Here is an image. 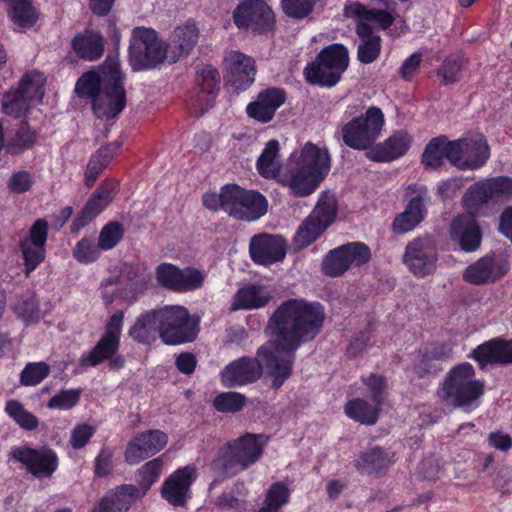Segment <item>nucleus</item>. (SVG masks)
<instances>
[{"label": "nucleus", "mask_w": 512, "mask_h": 512, "mask_svg": "<svg viewBox=\"0 0 512 512\" xmlns=\"http://www.w3.org/2000/svg\"><path fill=\"white\" fill-rule=\"evenodd\" d=\"M326 319L318 301L289 298L268 319L266 330L271 339L256 351V357L242 356L220 372L221 383L236 388L255 383L266 370L270 387L279 390L292 376L296 351L321 333Z\"/></svg>", "instance_id": "obj_1"}, {"label": "nucleus", "mask_w": 512, "mask_h": 512, "mask_svg": "<svg viewBox=\"0 0 512 512\" xmlns=\"http://www.w3.org/2000/svg\"><path fill=\"white\" fill-rule=\"evenodd\" d=\"M124 79L118 58L108 56L97 71L89 70L78 78L75 92L79 98L91 101L96 118L113 119L127 103Z\"/></svg>", "instance_id": "obj_2"}, {"label": "nucleus", "mask_w": 512, "mask_h": 512, "mask_svg": "<svg viewBox=\"0 0 512 512\" xmlns=\"http://www.w3.org/2000/svg\"><path fill=\"white\" fill-rule=\"evenodd\" d=\"M329 170L328 150L307 142L299 155L291 154L278 182L288 187L295 197H306L315 192Z\"/></svg>", "instance_id": "obj_3"}, {"label": "nucleus", "mask_w": 512, "mask_h": 512, "mask_svg": "<svg viewBox=\"0 0 512 512\" xmlns=\"http://www.w3.org/2000/svg\"><path fill=\"white\" fill-rule=\"evenodd\" d=\"M269 438L246 432L219 446L209 466L220 479H231L246 471L262 457Z\"/></svg>", "instance_id": "obj_4"}, {"label": "nucleus", "mask_w": 512, "mask_h": 512, "mask_svg": "<svg viewBox=\"0 0 512 512\" xmlns=\"http://www.w3.org/2000/svg\"><path fill=\"white\" fill-rule=\"evenodd\" d=\"M474 377L475 369L471 363L455 365L447 373L438 396L455 408L471 407L485 392V381Z\"/></svg>", "instance_id": "obj_5"}, {"label": "nucleus", "mask_w": 512, "mask_h": 512, "mask_svg": "<svg viewBox=\"0 0 512 512\" xmlns=\"http://www.w3.org/2000/svg\"><path fill=\"white\" fill-rule=\"evenodd\" d=\"M348 65L347 47L341 43H333L322 48L316 59L306 65L305 79L309 84L331 88L341 80Z\"/></svg>", "instance_id": "obj_6"}, {"label": "nucleus", "mask_w": 512, "mask_h": 512, "mask_svg": "<svg viewBox=\"0 0 512 512\" xmlns=\"http://www.w3.org/2000/svg\"><path fill=\"white\" fill-rule=\"evenodd\" d=\"M200 332V318L182 305L160 308V339L166 345L194 342Z\"/></svg>", "instance_id": "obj_7"}, {"label": "nucleus", "mask_w": 512, "mask_h": 512, "mask_svg": "<svg viewBox=\"0 0 512 512\" xmlns=\"http://www.w3.org/2000/svg\"><path fill=\"white\" fill-rule=\"evenodd\" d=\"M169 60L168 44L152 28L136 27L129 45V63L133 71L155 68Z\"/></svg>", "instance_id": "obj_8"}, {"label": "nucleus", "mask_w": 512, "mask_h": 512, "mask_svg": "<svg viewBox=\"0 0 512 512\" xmlns=\"http://www.w3.org/2000/svg\"><path fill=\"white\" fill-rule=\"evenodd\" d=\"M384 125L383 111L377 106H371L364 114L354 117L342 126V140L354 150L369 151L375 146Z\"/></svg>", "instance_id": "obj_9"}, {"label": "nucleus", "mask_w": 512, "mask_h": 512, "mask_svg": "<svg viewBox=\"0 0 512 512\" xmlns=\"http://www.w3.org/2000/svg\"><path fill=\"white\" fill-rule=\"evenodd\" d=\"M512 198V178L497 176L477 181L464 193L461 204L470 216H478L489 203Z\"/></svg>", "instance_id": "obj_10"}, {"label": "nucleus", "mask_w": 512, "mask_h": 512, "mask_svg": "<svg viewBox=\"0 0 512 512\" xmlns=\"http://www.w3.org/2000/svg\"><path fill=\"white\" fill-rule=\"evenodd\" d=\"M44 78L37 72H27L20 80L19 87L3 94L2 112L19 119L27 115L30 109L41 103L45 94Z\"/></svg>", "instance_id": "obj_11"}, {"label": "nucleus", "mask_w": 512, "mask_h": 512, "mask_svg": "<svg viewBox=\"0 0 512 512\" xmlns=\"http://www.w3.org/2000/svg\"><path fill=\"white\" fill-rule=\"evenodd\" d=\"M226 198L225 213L238 221H257L268 210V200L261 192L244 188L236 183H230Z\"/></svg>", "instance_id": "obj_12"}, {"label": "nucleus", "mask_w": 512, "mask_h": 512, "mask_svg": "<svg viewBox=\"0 0 512 512\" xmlns=\"http://www.w3.org/2000/svg\"><path fill=\"white\" fill-rule=\"evenodd\" d=\"M235 26L253 35H267L276 28L273 9L264 0H241L232 12Z\"/></svg>", "instance_id": "obj_13"}, {"label": "nucleus", "mask_w": 512, "mask_h": 512, "mask_svg": "<svg viewBox=\"0 0 512 512\" xmlns=\"http://www.w3.org/2000/svg\"><path fill=\"white\" fill-rule=\"evenodd\" d=\"M438 259L439 253L435 237L424 234L407 243L402 262L411 274L422 279L435 272Z\"/></svg>", "instance_id": "obj_14"}, {"label": "nucleus", "mask_w": 512, "mask_h": 512, "mask_svg": "<svg viewBox=\"0 0 512 512\" xmlns=\"http://www.w3.org/2000/svg\"><path fill=\"white\" fill-rule=\"evenodd\" d=\"M337 211L334 198L321 197L299 226L294 238L295 243L301 248H306L315 242L335 221Z\"/></svg>", "instance_id": "obj_15"}, {"label": "nucleus", "mask_w": 512, "mask_h": 512, "mask_svg": "<svg viewBox=\"0 0 512 512\" xmlns=\"http://www.w3.org/2000/svg\"><path fill=\"white\" fill-rule=\"evenodd\" d=\"M49 224L46 219H36L29 228L28 235L19 243L22 259V272L29 278L46 259Z\"/></svg>", "instance_id": "obj_16"}, {"label": "nucleus", "mask_w": 512, "mask_h": 512, "mask_svg": "<svg viewBox=\"0 0 512 512\" xmlns=\"http://www.w3.org/2000/svg\"><path fill=\"white\" fill-rule=\"evenodd\" d=\"M10 458L21 463L26 471L37 479L50 478L58 469L57 453L48 446L33 448L22 445L12 448Z\"/></svg>", "instance_id": "obj_17"}, {"label": "nucleus", "mask_w": 512, "mask_h": 512, "mask_svg": "<svg viewBox=\"0 0 512 512\" xmlns=\"http://www.w3.org/2000/svg\"><path fill=\"white\" fill-rule=\"evenodd\" d=\"M205 273L194 267L183 269L172 263H161L155 269L157 283L175 293L195 291L203 286Z\"/></svg>", "instance_id": "obj_18"}, {"label": "nucleus", "mask_w": 512, "mask_h": 512, "mask_svg": "<svg viewBox=\"0 0 512 512\" xmlns=\"http://www.w3.org/2000/svg\"><path fill=\"white\" fill-rule=\"evenodd\" d=\"M119 191V182L105 179L92 193L70 225V232L77 234L97 218L113 201Z\"/></svg>", "instance_id": "obj_19"}, {"label": "nucleus", "mask_w": 512, "mask_h": 512, "mask_svg": "<svg viewBox=\"0 0 512 512\" xmlns=\"http://www.w3.org/2000/svg\"><path fill=\"white\" fill-rule=\"evenodd\" d=\"M511 264L506 256L491 252L466 267L463 280L473 285H484L501 280L510 271Z\"/></svg>", "instance_id": "obj_20"}, {"label": "nucleus", "mask_w": 512, "mask_h": 512, "mask_svg": "<svg viewBox=\"0 0 512 512\" xmlns=\"http://www.w3.org/2000/svg\"><path fill=\"white\" fill-rule=\"evenodd\" d=\"M287 254V241L279 234H255L249 241V256L254 264L271 266L282 262Z\"/></svg>", "instance_id": "obj_21"}, {"label": "nucleus", "mask_w": 512, "mask_h": 512, "mask_svg": "<svg viewBox=\"0 0 512 512\" xmlns=\"http://www.w3.org/2000/svg\"><path fill=\"white\" fill-rule=\"evenodd\" d=\"M168 442L165 432L157 429H149L133 436L124 451L125 462L134 466L156 455Z\"/></svg>", "instance_id": "obj_22"}, {"label": "nucleus", "mask_w": 512, "mask_h": 512, "mask_svg": "<svg viewBox=\"0 0 512 512\" xmlns=\"http://www.w3.org/2000/svg\"><path fill=\"white\" fill-rule=\"evenodd\" d=\"M197 479L194 466L187 465L176 469L161 486V497L174 507L186 505L188 494Z\"/></svg>", "instance_id": "obj_23"}, {"label": "nucleus", "mask_w": 512, "mask_h": 512, "mask_svg": "<svg viewBox=\"0 0 512 512\" xmlns=\"http://www.w3.org/2000/svg\"><path fill=\"white\" fill-rule=\"evenodd\" d=\"M455 142H458L456 157L459 159L456 161L455 167L460 171L478 170L490 158V147L482 134L460 138Z\"/></svg>", "instance_id": "obj_24"}, {"label": "nucleus", "mask_w": 512, "mask_h": 512, "mask_svg": "<svg viewBox=\"0 0 512 512\" xmlns=\"http://www.w3.org/2000/svg\"><path fill=\"white\" fill-rule=\"evenodd\" d=\"M395 462V452L375 445L358 454L354 467L360 475L381 478L389 472Z\"/></svg>", "instance_id": "obj_25"}, {"label": "nucleus", "mask_w": 512, "mask_h": 512, "mask_svg": "<svg viewBox=\"0 0 512 512\" xmlns=\"http://www.w3.org/2000/svg\"><path fill=\"white\" fill-rule=\"evenodd\" d=\"M287 95L284 89L278 87H268L261 90L255 101L246 106V113L249 118L262 124L270 122L278 108L286 101Z\"/></svg>", "instance_id": "obj_26"}, {"label": "nucleus", "mask_w": 512, "mask_h": 512, "mask_svg": "<svg viewBox=\"0 0 512 512\" xmlns=\"http://www.w3.org/2000/svg\"><path fill=\"white\" fill-rule=\"evenodd\" d=\"M480 369H485L489 364H512V338L506 340L502 337H495L478 345L469 354Z\"/></svg>", "instance_id": "obj_27"}, {"label": "nucleus", "mask_w": 512, "mask_h": 512, "mask_svg": "<svg viewBox=\"0 0 512 512\" xmlns=\"http://www.w3.org/2000/svg\"><path fill=\"white\" fill-rule=\"evenodd\" d=\"M227 62V83L237 93L246 91L255 81V60L242 52H233Z\"/></svg>", "instance_id": "obj_28"}, {"label": "nucleus", "mask_w": 512, "mask_h": 512, "mask_svg": "<svg viewBox=\"0 0 512 512\" xmlns=\"http://www.w3.org/2000/svg\"><path fill=\"white\" fill-rule=\"evenodd\" d=\"M413 138L406 130L393 132L382 143L366 152V157L377 163H389L403 157L410 149Z\"/></svg>", "instance_id": "obj_29"}, {"label": "nucleus", "mask_w": 512, "mask_h": 512, "mask_svg": "<svg viewBox=\"0 0 512 512\" xmlns=\"http://www.w3.org/2000/svg\"><path fill=\"white\" fill-rule=\"evenodd\" d=\"M458 152V142L449 140L447 136L440 135L432 138L425 146L421 155V164L426 170H439L444 165V160L455 167Z\"/></svg>", "instance_id": "obj_30"}, {"label": "nucleus", "mask_w": 512, "mask_h": 512, "mask_svg": "<svg viewBox=\"0 0 512 512\" xmlns=\"http://www.w3.org/2000/svg\"><path fill=\"white\" fill-rule=\"evenodd\" d=\"M427 200H429L428 191L423 187L407 202L404 211L395 216L392 231L395 234L413 231L427 216Z\"/></svg>", "instance_id": "obj_31"}, {"label": "nucleus", "mask_w": 512, "mask_h": 512, "mask_svg": "<svg viewBox=\"0 0 512 512\" xmlns=\"http://www.w3.org/2000/svg\"><path fill=\"white\" fill-rule=\"evenodd\" d=\"M141 499L136 485L121 484L108 490L95 503L91 512H128Z\"/></svg>", "instance_id": "obj_32"}, {"label": "nucleus", "mask_w": 512, "mask_h": 512, "mask_svg": "<svg viewBox=\"0 0 512 512\" xmlns=\"http://www.w3.org/2000/svg\"><path fill=\"white\" fill-rule=\"evenodd\" d=\"M122 145V140L117 139L106 145H102L95 153L91 154L84 172L83 181L86 187L91 188L95 185L99 176L113 159L119 155Z\"/></svg>", "instance_id": "obj_33"}, {"label": "nucleus", "mask_w": 512, "mask_h": 512, "mask_svg": "<svg viewBox=\"0 0 512 512\" xmlns=\"http://www.w3.org/2000/svg\"><path fill=\"white\" fill-rule=\"evenodd\" d=\"M474 217L461 215L456 217L451 224V237L465 252H474L481 245L482 232Z\"/></svg>", "instance_id": "obj_34"}, {"label": "nucleus", "mask_w": 512, "mask_h": 512, "mask_svg": "<svg viewBox=\"0 0 512 512\" xmlns=\"http://www.w3.org/2000/svg\"><path fill=\"white\" fill-rule=\"evenodd\" d=\"M199 38V29L193 20L174 29L169 49V63H176L187 57L196 46Z\"/></svg>", "instance_id": "obj_35"}, {"label": "nucleus", "mask_w": 512, "mask_h": 512, "mask_svg": "<svg viewBox=\"0 0 512 512\" xmlns=\"http://www.w3.org/2000/svg\"><path fill=\"white\" fill-rule=\"evenodd\" d=\"M71 47L80 59L96 61L104 53V38L97 31L85 29L74 36L71 41Z\"/></svg>", "instance_id": "obj_36"}, {"label": "nucleus", "mask_w": 512, "mask_h": 512, "mask_svg": "<svg viewBox=\"0 0 512 512\" xmlns=\"http://www.w3.org/2000/svg\"><path fill=\"white\" fill-rule=\"evenodd\" d=\"M356 34L360 39L357 49V58L362 64H371L378 59L381 53V37L374 33L373 28L366 22L356 25Z\"/></svg>", "instance_id": "obj_37"}, {"label": "nucleus", "mask_w": 512, "mask_h": 512, "mask_svg": "<svg viewBox=\"0 0 512 512\" xmlns=\"http://www.w3.org/2000/svg\"><path fill=\"white\" fill-rule=\"evenodd\" d=\"M121 341L112 336L102 334L96 344L88 353L79 358V365L83 368L96 367L110 359L120 349Z\"/></svg>", "instance_id": "obj_38"}, {"label": "nucleus", "mask_w": 512, "mask_h": 512, "mask_svg": "<svg viewBox=\"0 0 512 512\" xmlns=\"http://www.w3.org/2000/svg\"><path fill=\"white\" fill-rule=\"evenodd\" d=\"M344 14L348 17H355L363 21L373 22L381 30H388L395 22L392 12L384 9L368 8L365 4L356 1L345 6Z\"/></svg>", "instance_id": "obj_39"}, {"label": "nucleus", "mask_w": 512, "mask_h": 512, "mask_svg": "<svg viewBox=\"0 0 512 512\" xmlns=\"http://www.w3.org/2000/svg\"><path fill=\"white\" fill-rule=\"evenodd\" d=\"M129 336L139 343H149L160 336V308L139 315L129 329Z\"/></svg>", "instance_id": "obj_40"}, {"label": "nucleus", "mask_w": 512, "mask_h": 512, "mask_svg": "<svg viewBox=\"0 0 512 512\" xmlns=\"http://www.w3.org/2000/svg\"><path fill=\"white\" fill-rule=\"evenodd\" d=\"M381 407L379 404L370 403L363 398L356 397L345 403L344 413L355 422L374 425L379 419Z\"/></svg>", "instance_id": "obj_41"}, {"label": "nucleus", "mask_w": 512, "mask_h": 512, "mask_svg": "<svg viewBox=\"0 0 512 512\" xmlns=\"http://www.w3.org/2000/svg\"><path fill=\"white\" fill-rule=\"evenodd\" d=\"M279 142L276 139L269 140L256 161V169L265 179L279 180L283 170L278 163Z\"/></svg>", "instance_id": "obj_42"}, {"label": "nucleus", "mask_w": 512, "mask_h": 512, "mask_svg": "<svg viewBox=\"0 0 512 512\" xmlns=\"http://www.w3.org/2000/svg\"><path fill=\"white\" fill-rule=\"evenodd\" d=\"M271 295L259 285H249L237 291L233 298L232 310H252L265 307Z\"/></svg>", "instance_id": "obj_43"}, {"label": "nucleus", "mask_w": 512, "mask_h": 512, "mask_svg": "<svg viewBox=\"0 0 512 512\" xmlns=\"http://www.w3.org/2000/svg\"><path fill=\"white\" fill-rule=\"evenodd\" d=\"M38 139V133L31 128L28 121H21L17 126L14 136L7 145V152L18 155L34 147Z\"/></svg>", "instance_id": "obj_44"}, {"label": "nucleus", "mask_w": 512, "mask_h": 512, "mask_svg": "<svg viewBox=\"0 0 512 512\" xmlns=\"http://www.w3.org/2000/svg\"><path fill=\"white\" fill-rule=\"evenodd\" d=\"M164 462L161 457L154 458L143 464L136 472L138 479L137 490L143 498L151 487L159 480Z\"/></svg>", "instance_id": "obj_45"}, {"label": "nucleus", "mask_w": 512, "mask_h": 512, "mask_svg": "<svg viewBox=\"0 0 512 512\" xmlns=\"http://www.w3.org/2000/svg\"><path fill=\"white\" fill-rule=\"evenodd\" d=\"M13 310L26 324L37 323L40 319L39 300L33 292L17 296Z\"/></svg>", "instance_id": "obj_46"}, {"label": "nucleus", "mask_w": 512, "mask_h": 512, "mask_svg": "<svg viewBox=\"0 0 512 512\" xmlns=\"http://www.w3.org/2000/svg\"><path fill=\"white\" fill-rule=\"evenodd\" d=\"M465 66V59L461 55L447 56L436 71L437 78L444 85L457 83L462 78V71Z\"/></svg>", "instance_id": "obj_47"}, {"label": "nucleus", "mask_w": 512, "mask_h": 512, "mask_svg": "<svg viewBox=\"0 0 512 512\" xmlns=\"http://www.w3.org/2000/svg\"><path fill=\"white\" fill-rule=\"evenodd\" d=\"M4 411L13 419L20 428L26 431H34L39 426V419L18 400H9L5 404Z\"/></svg>", "instance_id": "obj_48"}, {"label": "nucleus", "mask_w": 512, "mask_h": 512, "mask_svg": "<svg viewBox=\"0 0 512 512\" xmlns=\"http://www.w3.org/2000/svg\"><path fill=\"white\" fill-rule=\"evenodd\" d=\"M9 16L12 21L25 28L32 27L38 19L31 0H13L10 2Z\"/></svg>", "instance_id": "obj_49"}, {"label": "nucleus", "mask_w": 512, "mask_h": 512, "mask_svg": "<svg viewBox=\"0 0 512 512\" xmlns=\"http://www.w3.org/2000/svg\"><path fill=\"white\" fill-rule=\"evenodd\" d=\"M350 269L341 246L330 250L323 258L321 270L329 277H340Z\"/></svg>", "instance_id": "obj_50"}, {"label": "nucleus", "mask_w": 512, "mask_h": 512, "mask_svg": "<svg viewBox=\"0 0 512 512\" xmlns=\"http://www.w3.org/2000/svg\"><path fill=\"white\" fill-rule=\"evenodd\" d=\"M292 490L288 484L283 481L272 483L267 489L264 497V503L275 512H280L282 507L290 502Z\"/></svg>", "instance_id": "obj_51"}, {"label": "nucleus", "mask_w": 512, "mask_h": 512, "mask_svg": "<svg viewBox=\"0 0 512 512\" xmlns=\"http://www.w3.org/2000/svg\"><path fill=\"white\" fill-rule=\"evenodd\" d=\"M50 370L46 362H29L21 371L19 382L25 387L37 386L49 376Z\"/></svg>", "instance_id": "obj_52"}, {"label": "nucleus", "mask_w": 512, "mask_h": 512, "mask_svg": "<svg viewBox=\"0 0 512 512\" xmlns=\"http://www.w3.org/2000/svg\"><path fill=\"white\" fill-rule=\"evenodd\" d=\"M246 402L247 398L244 394L229 391L216 395L212 405L220 413H236L244 408Z\"/></svg>", "instance_id": "obj_53"}, {"label": "nucleus", "mask_w": 512, "mask_h": 512, "mask_svg": "<svg viewBox=\"0 0 512 512\" xmlns=\"http://www.w3.org/2000/svg\"><path fill=\"white\" fill-rule=\"evenodd\" d=\"M125 234L124 225L119 221H109L100 230L98 236L99 247L103 251L115 248L123 239Z\"/></svg>", "instance_id": "obj_54"}, {"label": "nucleus", "mask_w": 512, "mask_h": 512, "mask_svg": "<svg viewBox=\"0 0 512 512\" xmlns=\"http://www.w3.org/2000/svg\"><path fill=\"white\" fill-rule=\"evenodd\" d=\"M101 250L99 242L95 244L91 237L85 236L76 243L72 255L81 264H91L100 258Z\"/></svg>", "instance_id": "obj_55"}, {"label": "nucleus", "mask_w": 512, "mask_h": 512, "mask_svg": "<svg viewBox=\"0 0 512 512\" xmlns=\"http://www.w3.org/2000/svg\"><path fill=\"white\" fill-rule=\"evenodd\" d=\"M361 380L368 391L371 401L382 406L387 394V379L385 376L377 373H370L367 376H362Z\"/></svg>", "instance_id": "obj_56"}, {"label": "nucleus", "mask_w": 512, "mask_h": 512, "mask_svg": "<svg viewBox=\"0 0 512 512\" xmlns=\"http://www.w3.org/2000/svg\"><path fill=\"white\" fill-rule=\"evenodd\" d=\"M341 247L350 268L352 266L360 267L371 259V250L364 242H349L341 245Z\"/></svg>", "instance_id": "obj_57"}, {"label": "nucleus", "mask_w": 512, "mask_h": 512, "mask_svg": "<svg viewBox=\"0 0 512 512\" xmlns=\"http://www.w3.org/2000/svg\"><path fill=\"white\" fill-rule=\"evenodd\" d=\"M280 7L288 18L303 20L314 11L316 6L311 0H280Z\"/></svg>", "instance_id": "obj_58"}, {"label": "nucleus", "mask_w": 512, "mask_h": 512, "mask_svg": "<svg viewBox=\"0 0 512 512\" xmlns=\"http://www.w3.org/2000/svg\"><path fill=\"white\" fill-rule=\"evenodd\" d=\"M81 392V389H61L49 399L47 407L49 409L70 410L80 401Z\"/></svg>", "instance_id": "obj_59"}, {"label": "nucleus", "mask_w": 512, "mask_h": 512, "mask_svg": "<svg viewBox=\"0 0 512 512\" xmlns=\"http://www.w3.org/2000/svg\"><path fill=\"white\" fill-rule=\"evenodd\" d=\"M197 79L201 91L207 94H214L220 87L219 71L212 65H205L197 71Z\"/></svg>", "instance_id": "obj_60"}, {"label": "nucleus", "mask_w": 512, "mask_h": 512, "mask_svg": "<svg viewBox=\"0 0 512 512\" xmlns=\"http://www.w3.org/2000/svg\"><path fill=\"white\" fill-rule=\"evenodd\" d=\"M35 184L34 175L27 170L14 172L7 181L8 189L14 194H24Z\"/></svg>", "instance_id": "obj_61"}, {"label": "nucleus", "mask_w": 512, "mask_h": 512, "mask_svg": "<svg viewBox=\"0 0 512 512\" xmlns=\"http://www.w3.org/2000/svg\"><path fill=\"white\" fill-rule=\"evenodd\" d=\"M229 186L230 183L221 186L219 193L215 191L205 192L202 196L203 206L214 212L219 210L225 212L227 207L226 197H228L229 194Z\"/></svg>", "instance_id": "obj_62"}, {"label": "nucleus", "mask_w": 512, "mask_h": 512, "mask_svg": "<svg viewBox=\"0 0 512 512\" xmlns=\"http://www.w3.org/2000/svg\"><path fill=\"white\" fill-rule=\"evenodd\" d=\"M113 469V452L109 447L103 446L94 460V474L98 478H105L112 474Z\"/></svg>", "instance_id": "obj_63"}, {"label": "nucleus", "mask_w": 512, "mask_h": 512, "mask_svg": "<svg viewBox=\"0 0 512 512\" xmlns=\"http://www.w3.org/2000/svg\"><path fill=\"white\" fill-rule=\"evenodd\" d=\"M95 432V428L87 423L76 425L71 432L69 440L71 447L75 450L84 448Z\"/></svg>", "instance_id": "obj_64"}]
</instances>
